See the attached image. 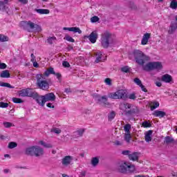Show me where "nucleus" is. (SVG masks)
<instances>
[{"instance_id": "69168bd1", "label": "nucleus", "mask_w": 177, "mask_h": 177, "mask_svg": "<svg viewBox=\"0 0 177 177\" xmlns=\"http://www.w3.org/2000/svg\"><path fill=\"white\" fill-rule=\"evenodd\" d=\"M54 75H56L57 80H60V78H62V75L59 73L53 74Z\"/></svg>"}, {"instance_id": "72a5a7b5", "label": "nucleus", "mask_w": 177, "mask_h": 177, "mask_svg": "<svg viewBox=\"0 0 177 177\" xmlns=\"http://www.w3.org/2000/svg\"><path fill=\"white\" fill-rule=\"evenodd\" d=\"M131 138L132 137L131 136V133H125L124 140L127 142V143H129V142H131Z\"/></svg>"}, {"instance_id": "4c0bfd02", "label": "nucleus", "mask_w": 177, "mask_h": 177, "mask_svg": "<svg viewBox=\"0 0 177 177\" xmlns=\"http://www.w3.org/2000/svg\"><path fill=\"white\" fill-rule=\"evenodd\" d=\"M8 149H15V147H17V143L15 142H10L8 143Z\"/></svg>"}, {"instance_id": "e433bc0d", "label": "nucleus", "mask_w": 177, "mask_h": 177, "mask_svg": "<svg viewBox=\"0 0 177 177\" xmlns=\"http://www.w3.org/2000/svg\"><path fill=\"white\" fill-rule=\"evenodd\" d=\"M9 40V37L3 35H0V42H6Z\"/></svg>"}, {"instance_id": "de8ad7c7", "label": "nucleus", "mask_w": 177, "mask_h": 177, "mask_svg": "<svg viewBox=\"0 0 177 177\" xmlns=\"http://www.w3.org/2000/svg\"><path fill=\"white\" fill-rule=\"evenodd\" d=\"M115 117V112L112 111L109 115L108 118L109 120L111 121V120H113V118Z\"/></svg>"}, {"instance_id": "8fccbe9b", "label": "nucleus", "mask_w": 177, "mask_h": 177, "mask_svg": "<svg viewBox=\"0 0 177 177\" xmlns=\"http://www.w3.org/2000/svg\"><path fill=\"white\" fill-rule=\"evenodd\" d=\"M3 125L5 128H10V127H12V123L9 122H4L3 123Z\"/></svg>"}, {"instance_id": "09e8293b", "label": "nucleus", "mask_w": 177, "mask_h": 177, "mask_svg": "<svg viewBox=\"0 0 177 177\" xmlns=\"http://www.w3.org/2000/svg\"><path fill=\"white\" fill-rule=\"evenodd\" d=\"M135 84H136V85H138V86L142 85V81L140 80V79L136 77L133 80Z\"/></svg>"}, {"instance_id": "2eb2a0df", "label": "nucleus", "mask_w": 177, "mask_h": 177, "mask_svg": "<svg viewBox=\"0 0 177 177\" xmlns=\"http://www.w3.org/2000/svg\"><path fill=\"white\" fill-rule=\"evenodd\" d=\"M0 12H6L7 15L9 14V7L8 6V3L0 1Z\"/></svg>"}, {"instance_id": "aec40b11", "label": "nucleus", "mask_w": 177, "mask_h": 177, "mask_svg": "<svg viewBox=\"0 0 177 177\" xmlns=\"http://www.w3.org/2000/svg\"><path fill=\"white\" fill-rule=\"evenodd\" d=\"M84 132H85V129H80L75 131L73 135V139H77V138H81L84 135Z\"/></svg>"}, {"instance_id": "338daca9", "label": "nucleus", "mask_w": 177, "mask_h": 177, "mask_svg": "<svg viewBox=\"0 0 177 177\" xmlns=\"http://www.w3.org/2000/svg\"><path fill=\"white\" fill-rule=\"evenodd\" d=\"M46 106L50 109H55V106L52 105V103H47Z\"/></svg>"}, {"instance_id": "f3484780", "label": "nucleus", "mask_w": 177, "mask_h": 177, "mask_svg": "<svg viewBox=\"0 0 177 177\" xmlns=\"http://www.w3.org/2000/svg\"><path fill=\"white\" fill-rule=\"evenodd\" d=\"M21 26H23L24 27H26V28H30V30H33L34 26H35V24L32 23L31 21H21Z\"/></svg>"}, {"instance_id": "0eeeda50", "label": "nucleus", "mask_w": 177, "mask_h": 177, "mask_svg": "<svg viewBox=\"0 0 177 177\" xmlns=\"http://www.w3.org/2000/svg\"><path fill=\"white\" fill-rule=\"evenodd\" d=\"M162 68V64L160 62H149L143 66L145 71H151L152 70L160 71Z\"/></svg>"}, {"instance_id": "f8f14e48", "label": "nucleus", "mask_w": 177, "mask_h": 177, "mask_svg": "<svg viewBox=\"0 0 177 177\" xmlns=\"http://www.w3.org/2000/svg\"><path fill=\"white\" fill-rule=\"evenodd\" d=\"M98 37L99 35L97 34V32L94 30L90 34V35L85 36L84 38H88L91 44H95L96 41H97Z\"/></svg>"}, {"instance_id": "052dcab7", "label": "nucleus", "mask_w": 177, "mask_h": 177, "mask_svg": "<svg viewBox=\"0 0 177 177\" xmlns=\"http://www.w3.org/2000/svg\"><path fill=\"white\" fill-rule=\"evenodd\" d=\"M140 87L141 88V89H142V91L143 92H147V89L146 88V87H145L144 85L141 84V85L140 86Z\"/></svg>"}, {"instance_id": "dca6fc26", "label": "nucleus", "mask_w": 177, "mask_h": 177, "mask_svg": "<svg viewBox=\"0 0 177 177\" xmlns=\"http://www.w3.org/2000/svg\"><path fill=\"white\" fill-rule=\"evenodd\" d=\"M46 102H55L56 100V95L53 93H49L44 95Z\"/></svg>"}, {"instance_id": "ea45409f", "label": "nucleus", "mask_w": 177, "mask_h": 177, "mask_svg": "<svg viewBox=\"0 0 177 177\" xmlns=\"http://www.w3.org/2000/svg\"><path fill=\"white\" fill-rule=\"evenodd\" d=\"M64 39H66V41H68V42H75V40L71 37V36L66 35Z\"/></svg>"}, {"instance_id": "4be33fe9", "label": "nucleus", "mask_w": 177, "mask_h": 177, "mask_svg": "<svg viewBox=\"0 0 177 177\" xmlns=\"http://www.w3.org/2000/svg\"><path fill=\"white\" fill-rule=\"evenodd\" d=\"M150 37H151L150 33L144 34L141 41L142 45H147V42H149V39H150Z\"/></svg>"}, {"instance_id": "b1692460", "label": "nucleus", "mask_w": 177, "mask_h": 177, "mask_svg": "<svg viewBox=\"0 0 177 177\" xmlns=\"http://www.w3.org/2000/svg\"><path fill=\"white\" fill-rule=\"evenodd\" d=\"M129 158L131 161H138V160H139V153L133 152V153L129 154Z\"/></svg>"}, {"instance_id": "774afa93", "label": "nucleus", "mask_w": 177, "mask_h": 177, "mask_svg": "<svg viewBox=\"0 0 177 177\" xmlns=\"http://www.w3.org/2000/svg\"><path fill=\"white\" fill-rule=\"evenodd\" d=\"M155 84H156V86H158L159 88L160 86H162V84L160 82H156Z\"/></svg>"}, {"instance_id": "6e6552de", "label": "nucleus", "mask_w": 177, "mask_h": 177, "mask_svg": "<svg viewBox=\"0 0 177 177\" xmlns=\"http://www.w3.org/2000/svg\"><path fill=\"white\" fill-rule=\"evenodd\" d=\"M109 97H110V99H122L125 100V99H127V91L121 89L115 93H110L109 94Z\"/></svg>"}, {"instance_id": "58836bf2", "label": "nucleus", "mask_w": 177, "mask_h": 177, "mask_svg": "<svg viewBox=\"0 0 177 177\" xmlns=\"http://www.w3.org/2000/svg\"><path fill=\"white\" fill-rule=\"evenodd\" d=\"M50 132H53L54 133H57V135H59V133H62V130L59 128L55 127L50 130Z\"/></svg>"}, {"instance_id": "680f3d73", "label": "nucleus", "mask_w": 177, "mask_h": 177, "mask_svg": "<svg viewBox=\"0 0 177 177\" xmlns=\"http://www.w3.org/2000/svg\"><path fill=\"white\" fill-rule=\"evenodd\" d=\"M86 175V172L85 171H83L80 173V176L79 177H85V176Z\"/></svg>"}, {"instance_id": "49530a36", "label": "nucleus", "mask_w": 177, "mask_h": 177, "mask_svg": "<svg viewBox=\"0 0 177 177\" xmlns=\"http://www.w3.org/2000/svg\"><path fill=\"white\" fill-rule=\"evenodd\" d=\"M100 19L97 16H94L91 18V23H97V21H99Z\"/></svg>"}, {"instance_id": "f257e3e1", "label": "nucleus", "mask_w": 177, "mask_h": 177, "mask_svg": "<svg viewBox=\"0 0 177 177\" xmlns=\"http://www.w3.org/2000/svg\"><path fill=\"white\" fill-rule=\"evenodd\" d=\"M120 110L124 113L127 117H132L139 113V108L127 102H123L120 104Z\"/></svg>"}, {"instance_id": "4468645a", "label": "nucleus", "mask_w": 177, "mask_h": 177, "mask_svg": "<svg viewBox=\"0 0 177 177\" xmlns=\"http://www.w3.org/2000/svg\"><path fill=\"white\" fill-rule=\"evenodd\" d=\"M73 161V158L72 156H65L62 160V164L64 167H68V165H70L71 164V162Z\"/></svg>"}, {"instance_id": "a18cd8bd", "label": "nucleus", "mask_w": 177, "mask_h": 177, "mask_svg": "<svg viewBox=\"0 0 177 177\" xmlns=\"http://www.w3.org/2000/svg\"><path fill=\"white\" fill-rule=\"evenodd\" d=\"M12 102L13 103H23V100L20 99V98H17V97H13L12 98Z\"/></svg>"}, {"instance_id": "a211bd4d", "label": "nucleus", "mask_w": 177, "mask_h": 177, "mask_svg": "<svg viewBox=\"0 0 177 177\" xmlns=\"http://www.w3.org/2000/svg\"><path fill=\"white\" fill-rule=\"evenodd\" d=\"M63 30L65 31H71L72 32H78V34H82V30H81V29H80L78 27H64Z\"/></svg>"}, {"instance_id": "5701e85b", "label": "nucleus", "mask_w": 177, "mask_h": 177, "mask_svg": "<svg viewBox=\"0 0 177 177\" xmlns=\"http://www.w3.org/2000/svg\"><path fill=\"white\" fill-rule=\"evenodd\" d=\"M153 115L155 117H158L159 118H163V117H165L167 115V113L162 111H158L156 110L153 113Z\"/></svg>"}, {"instance_id": "bf43d9fd", "label": "nucleus", "mask_w": 177, "mask_h": 177, "mask_svg": "<svg viewBox=\"0 0 177 177\" xmlns=\"http://www.w3.org/2000/svg\"><path fill=\"white\" fill-rule=\"evenodd\" d=\"M130 8L131 9L135 10L136 9V6L135 3H133V2H130Z\"/></svg>"}, {"instance_id": "39448f33", "label": "nucleus", "mask_w": 177, "mask_h": 177, "mask_svg": "<svg viewBox=\"0 0 177 177\" xmlns=\"http://www.w3.org/2000/svg\"><path fill=\"white\" fill-rule=\"evenodd\" d=\"M112 41L113 37L111 35V33L108 31L102 33L101 36V45L102 48H104V49H107V48H109V45L111 44Z\"/></svg>"}, {"instance_id": "0e129e2a", "label": "nucleus", "mask_w": 177, "mask_h": 177, "mask_svg": "<svg viewBox=\"0 0 177 177\" xmlns=\"http://www.w3.org/2000/svg\"><path fill=\"white\" fill-rule=\"evenodd\" d=\"M18 1L21 2V3H24V5L28 3V0H18Z\"/></svg>"}, {"instance_id": "ddd939ff", "label": "nucleus", "mask_w": 177, "mask_h": 177, "mask_svg": "<svg viewBox=\"0 0 177 177\" xmlns=\"http://www.w3.org/2000/svg\"><path fill=\"white\" fill-rule=\"evenodd\" d=\"M161 81H162V82H165L166 84H174L172 76H171L169 74L163 75L161 77Z\"/></svg>"}, {"instance_id": "5fc2aeb1", "label": "nucleus", "mask_w": 177, "mask_h": 177, "mask_svg": "<svg viewBox=\"0 0 177 177\" xmlns=\"http://www.w3.org/2000/svg\"><path fill=\"white\" fill-rule=\"evenodd\" d=\"M62 66H64L65 68H68L70 67V63H68L67 61H64L62 62Z\"/></svg>"}, {"instance_id": "cd10ccee", "label": "nucleus", "mask_w": 177, "mask_h": 177, "mask_svg": "<svg viewBox=\"0 0 177 177\" xmlns=\"http://www.w3.org/2000/svg\"><path fill=\"white\" fill-rule=\"evenodd\" d=\"M35 10L39 15H49V10L48 9H35Z\"/></svg>"}, {"instance_id": "37998d69", "label": "nucleus", "mask_w": 177, "mask_h": 177, "mask_svg": "<svg viewBox=\"0 0 177 177\" xmlns=\"http://www.w3.org/2000/svg\"><path fill=\"white\" fill-rule=\"evenodd\" d=\"M53 41H56V37H48L47 39V42L50 44V45H52V44H53Z\"/></svg>"}, {"instance_id": "9d476101", "label": "nucleus", "mask_w": 177, "mask_h": 177, "mask_svg": "<svg viewBox=\"0 0 177 177\" xmlns=\"http://www.w3.org/2000/svg\"><path fill=\"white\" fill-rule=\"evenodd\" d=\"M32 89L27 88L18 91V95L21 97H32L34 95Z\"/></svg>"}, {"instance_id": "79ce46f5", "label": "nucleus", "mask_w": 177, "mask_h": 177, "mask_svg": "<svg viewBox=\"0 0 177 177\" xmlns=\"http://www.w3.org/2000/svg\"><path fill=\"white\" fill-rule=\"evenodd\" d=\"M124 129L126 133H131V131H129V129H131V124H127L124 125Z\"/></svg>"}, {"instance_id": "6ab92c4d", "label": "nucleus", "mask_w": 177, "mask_h": 177, "mask_svg": "<svg viewBox=\"0 0 177 177\" xmlns=\"http://www.w3.org/2000/svg\"><path fill=\"white\" fill-rule=\"evenodd\" d=\"M153 136V130H149L145 133V140L147 143L151 142Z\"/></svg>"}, {"instance_id": "423d86ee", "label": "nucleus", "mask_w": 177, "mask_h": 177, "mask_svg": "<svg viewBox=\"0 0 177 177\" xmlns=\"http://www.w3.org/2000/svg\"><path fill=\"white\" fill-rule=\"evenodd\" d=\"M118 171L121 174H131L135 171V166L130 165L128 162H121L119 164Z\"/></svg>"}, {"instance_id": "393cba45", "label": "nucleus", "mask_w": 177, "mask_h": 177, "mask_svg": "<svg viewBox=\"0 0 177 177\" xmlns=\"http://www.w3.org/2000/svg\"><path fill=\"white\" fill-rule=\"evenodd\" d=\"M95 55H96V59L95 62L100 63V62H102V57L103 56V52L97 51Z\"/></svg>"}, {"instance_id": "864d4df0", "label": "nucleus", "mask_w": 177, "mask_h": 177, "mask_svg": "<svg viewBox=\"0 0 177 177\" xmlns=\"http://www.w3.org/2000/svg\"><path fill=\"white\" fill-rule=\"evenodd\" d=\"M122 154H123V156H129V154H131V151L129 150L122 151Z\"/></svg>"}, {"instance_id": "7c9ffc66", "label": "nucleus", "mask_w": 177, "mask_h": 177, "mask_svg": "<svg viewBox=\"0 0 177 177\" xmlns=\"http://www.w3.org/2000/svg\"><path fill=\"white\" fill-rule=\"evenodd\" d=\"M171 9L176 10L177 9V1L176 0H171L170 6Z\"/></svg>"}, {"instance_id": "473e14b6", "label": "nucleus", "mask_w": 177, "mask_h": 177, "mask_svg": "<svg viewBox=\"0 0 177 177\" xmlns=\"http://www.w3.org/2000/svg\"><path fill=\"white\" fill-rule=\"evenodd\" d=\"M0 86L10 88V89H13L15 88V86H12V85H10V84L3 82H0Z\"/></svg>"}, {"instance_id": "9b49d317", "label": "nucleus", "mask_w": 177, "mask_h": 177, "mask_svg": "<svg viewBox=\"0 0 177 177\" xmlns=\"http://www.w3.org/2000/svg\"><path fill=\"white\" fill-rule=\"evenodd\" d=\"M32 97L35 99L37 103H38L39 106H41V107H44L45 106V103H46V101L45 100L44 95L39 96V95H38V93L35 91Z\"/></svg>"}, {"instance_id": "6e6d98bb", "label": "nucleus", "mask_w": 177, "mask_h": 177, "mask_svg": "<svg viewBox=\"0 0 177 177\" xmlns=\"http://www.w3.org/2000/svg\"><path fill=\"white\" fill-rule=\"evenodd\" d=\"M129 99H131L132 100H135L136 99V95L134 93H131L129 95Z\"/></svg>"}, {"instance_id": "c03bdc74", "label": "nucleus", "mask_w": 177, "mask_h": 177, "mask_svg": "<svg viewBox=\"0 0 177 177\" xmlns=\"http://www.w3.org/2000/svg\"><path fill=\"white\" fill-rule=\"evenodd\" d=\"M0 107H1V109H6L9 107V104H8L7 102H1Z\"/></svg>"}, {"instance_id": "e2e57ef3", "label": "nucleus", "mask_w": 177, "mask_h": 177, "mask_svg": "<svg viewBox=\"0 0 177 177\" xmlns=\"http://www.w3.org/2000/svg\"><path fill=\"white\" fill-rule=\"evenodd\" d=\"M31 62H37V59H35V55H34L33 54H31Z\"/></svg>"}, {"instance_id": "13d9d810", "label": "nucleus", "mask_w": 177, "mask_h": 177, "mask_svg": "<svg viewBox=\"0 0 177 177\" xmlns=\"http://www.w3.org/2000/svg\"><path fill=\"white\" fill-rule=\"evenodd\" d=\"M105 82L106 85H111V80L110 78L105 79Z\"/></svg>"}, {"instance_id": "4d7b16f0", "label": "nucleus", "mask_w": 177, "mask_h": 177, "mask_svg": "<svg viewBox=\"0 0 177 177\" xmlns=\"http://www.w3.org/2000/svg\"><path fill=\"white\" fill-rule=\"evenodd\" d=\"M113 143L115 146H122V142L118 140H115Z\"/></svg>"}, {"instance_id": "bb28decb", "label": "nucleus", "mask_w": 177, "mask_h": 177, "mask_svg": "<svg viewBox=\"0 0 177 177\" xmlns=\"http://www.w3.org/2000/svg\"><path fill=\"white\" fill-rule=\"evenodd\" d=\"M50 74H56L53 68L50 67L48 70H46L44 73L43 74L44 77H48L50 75Z\"/></svg>"}, {"instance_id": "3c124183", "label": "nucleus", "mask_w": 177, "mask_h": 177, "mask_svg": "<svg viewBox=\"0 0 177 177\" xmlns=\"http://www.w3.org/2000/svg\"><path fill=\"white\" fill-rule=\"evenodd\" d=\"M129 70L130 68L128 66H124L121 68V71H122V73H129Z\"/></svg>"}, {"instance_id": "2f4dec72", "label": "nucleus", "mask_w": 177, "mask_h": 177, "mask_svg": "<svg viewBox=\"0 0 177 177\" xmlns=\"http://www.w3.org/2000/svg\"><path fill=\"white\" fill-rule=\"evenodd\" d=\"M97 164H99V158L97 157H94L91 159V165L93 167H96L97 166Z\"/></svg>"}, {"instance_id": "7ed1b4c3", "label": "nucleus", "mask_w": 177, "mask_h": 177, "mask_svg": "<svg viewBox=\"0 0 177 177\" xmlns=\"http://www.w3.org/2000/svg\"><path fill=\"white\" fill-rule=\"evenodd\" d=\"M45 152L44 149L39 146H32L25 149V154L26 156H35V157H42Z\"/></svg>"}, {"instance_id": "1a4fd4ad", "label": "nucleus", "mask_w": 177, "mask_h": 177, "mask_svg": "<svg viewBox=\"0 0 177 177\" xmlns=\"http://www.w3.org/2000/svg\"><path fill=\"white\" fill-rule=\"evenodd\" d=\"M93 97L98 104H102V106H104L105 107H109V106H110V104L107 102V96L106 95L101 96L97 93H95L93 95Z\"/></svg>"}, {"instance_id": "c85d7f7f", "label": "nucleus", "mask_w": 177, "mask_h": 177, "mask_svg": "<svg viewBox=\"0 0 177 177\" xmlns=\"http://www.w3.org/2000/svg\"><path fill=\"white\" fill-rule=\"evenodd\" d=\"M157 107H160V103L158 102H151V110L153 111V110H156Z\"/></svg>"}, {"instance_id": "20e7f679", "label": "nucleus", "mask_w": 177, "mask_h": 177, "mask_svg": "<svg viewBox=\"0 0 177 177\" xmlns=\"http://www.w3.org/2000/svg\"><path fill=\"white\" fill-rule=\"evenodd\" d=\"M37 86L42 91H48L49 89V82L45 80V76L42 74H38L36 76Z\"/></svg>"}, {"instance_id": "c9c22d12", "label": "nucleus", "mask_w": 177, "mask_h": 177, "mask_svg": "<svg viewBox=\"0 0 177 177\" xmlns=\"http://www.w3.org/2000/svg\"><path fill=\"white\" fill-rule=\"evenodd\" d=\"M32 30H34L35 32H41V31H42V28H41L39 25L35 24V26Z\"/></svg>"}, {"instance_id": "412c9836", "label": "nucleus", "mask_w": 177, "mask_h": 177, "mask_svg": "<svg viewBox=\"0 0 177 177\" xmlns=\"http://www.w3.org/2000/svg\"><path fill=\"white\" fill-rule=\"evenodd\" d=\"M177 29V22L176 21H173L170 24V26L169 28V34H172L174 31H176Z\"/></svg>"}, {"instance_id": "603ef678", "label": "nucleus", "mask_w": 177, "mask_h": 177, "mask_svg": "<svg viewBox=\"0 0 177 177\" xmlns=\"http://www.w3.org/2000/svg\"><path fill=\"white\" fill-rule=\"evenodd\" d=\"M6 67H8L6 64L0 62V69L1 70H5V68H6Z\"/></svg>"}, {"instance_id": "f03ea898", "label": "nucleus", "mask_w": 177, "mask_h": 177, "mask_svg": "<svg viewBox=\"0 0 177 177\" xmlns=\"http://www.w3.org/2000/svg\"><path fill=\"white\" fill-rule=\"evenodd\" d=\"M133 55L136 60V63L140 66H145V63L150 60V57L145 55V53H143L140 50H135L133 52Z\"/></svg>"}, {"instance_id": "c756f323", "label": "nucleus", "mask_w": 177, "mask_h": 177, "mask_svg": "<svg viewBox=\"0 0 177 177\" xmlns=\"http://www.w3.org/2000/svg\"><path fill=\"white\" fill-rule=\"evenodd\" d=\"M39 144L41 145V146H44V147H46V149H52L53 147L51 144L46 143L44 141H39Z\"/></svg>"}, {"instance_id": "a878e982", "label": "nucleus", "mask_w": 177, "mask_h": 177, "mask_svg": "<svg viewBox=\"0 0 177 177\" xmlns=\"http://www.w3.org/2000/svg\"><path fill=\"white\" fill-rule=\"evenodd\" d=\"M1 78H10V73L8 70L1 71L0 74Z\"/></svg>"}, {"instance_id": "a19ab883", "label": "nucleus", "mask_w": 177, "mask_h": 177, "mask_svg": "<svg viewBox=\"0 0 177 177\" xmlns=\"http://www.w3.org/2000/svg\"><path fill=\"white\" fill-rule=\"evenodd\" d=\"M142 127H143V128H151V124L147 121H144L142 124Z\"/></svg>"}, {"instance_id": "f704fd0d", "label": "nucleus", "mask_w": 177, "mask_h": 177, "mask_svg": "<svg viewBox=\"0 0 177 177\" xmlns=\"http://www.w3.org/2000/svg\"><path fill=\"white\" fill-rule=\"evenodd\" d=\"M173 142H174V138L169 136L165 137V143H166V145H169V143H172Z\"/></svg>"}]
</instances>
